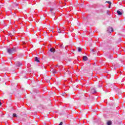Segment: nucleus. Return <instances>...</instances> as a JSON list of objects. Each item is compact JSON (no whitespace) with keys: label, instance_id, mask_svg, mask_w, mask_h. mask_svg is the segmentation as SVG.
I'll list each match as a JSON object with an SVG mask.
<instances>
[{"label":"nucleus","instance_id":"15","mask_svg":"<svg viewBox=\"0 0 125 125\" xmlns=\"http://www.w3.org/2000/svg\"><path fill=\"white\" fill-rule=\"evenodd\" d=\"M58 33H64V31H58Z\"/></svg>","mask_w":125,"mask_h":125},{"label":"nucleus","instance_id":"19","mask_svg":"<svg viewBox=\"0 0 125 125\" xmlns=\"http://www.w3.org/2000/svg\"><path fill=\"white\" fill-rule=\"evenodd\" d=\"M107 12H110V11H107Z\"/></svg>","mask_w":125,"mask_h":125},{"label":"nucleus","instance_id":"4","mask_svg":"<svg viewBox=\"0 0 125 125\" xmlns=\"http://www.w3.org/2000/svg\"><path fill=\"white\" fill-rule=\"evenodd\" d=\"M49 50L50 52H53V53L55 52V49H54V48H50Z\"/></svg>","mask_w":125,"mask_h":125},{"label":"nucleus","instance_id":"20","mask_svg":"<svg viewBox=\"0 0 125 125\" xmlns=\"http://www.w3.org/2000/svg\"><path fill=\"white\" fill-rule=\"evenodd\" d=\"M51 10H52V9H50V11H51Z\"/></svg>","mask_w":125,"mask_h":125},{"label":"nucleus","instance_id":"2","mask_svg":"<svg viewBox=\"0 0 125 125\" xmlns=\"http://www.w3.org/2000/svg\"><path fill=\"white\" fill-rule=\"evenodd\" d=\"M16 65L17 67H20L22 65V62H16Z\"/></svg>","mask_w":125,"mask_h":125},{"label":"nucleus","instance_id":"13","mask_svg":"<svg viewBox=\"0 0 125 125\" xmlns=\"http://www.w3.org/2000/svg\"><path fill=\"white\" fill-rule=\"evenodd\" d=\"M105 2H107V3H109V4L110 5H111V4H112V2H111L110 1H106Z\"/></svg>","mask_w":125,"mask_h":125},{"label":"nucleus","instance_id":"10","mask_svg":"<svg viewBox=\"0 0 125 125\" xmlns=\"http://www.w3.org/2000/svg\"><path fill=\"white\" fill-rule=\"evenodd\" d=\"M35 61H36V62H40V60H39V59H38L37 57L35 58Z\"/></svg>","mask_w":125,"mask_h":125},{"label":"nucleus","instance_id":"16","mask_svg":"<svg viewBox=\"0 0 125 125\" xmlns=\"http://www.w3.org/2000/svg\"><path fill=\"white\" fill-rule=\"evenodd\" d=\"M109 8H110V7H111V5H110L109 6H108Z\"/></svg>","mask_w":125,"mask_h":125},{"label":"nucleus","instance_id":"1","mask_svg":"<svg viewBox=\"0 0 125 125\" xmlns=\"http://www.w3.org/2000/svg\"><path fill=\"white\" fill-rule=\"evenodd\" d=\"M7 52L9 54H14L16 52V48L13 47L7 50Z\"/></svg>","mask_w":125,"mask_h":125},{"label":"nucleus","instance_id":"5","mask_svg":"<svg viewBox=\"0 0 125 125\" xmlns=\"http://www.w3.org/2000/svg\"><path fill=\"white\" fill-rule=\"evenodd\" d=\"M91 93H96V90H95V89H92L91 90Z\"/></svg>","mask_w":125,"mask_h":125},{"label":"nucleus","instance_id":"18","mask_svg":"<svg viewBox=\"0 0 125 125\" xmlns=\"http://www.w3.org/2000/svg\"><path fill=\"white\" fill-rule=\"evenodd\" d=\"M58 66V64H57L56 65V67H57Z\"/></svg>","mask_w":125,"mask_h":125},{"label":"nucleus","instance_id":"12","mask_svg":"<svg viewBox=\"0 0 125 125\" xmlns=\"http://www.w3.org/2000/svg\"><path fill=\"white\" fill-rule=\"evenodd\" d=\"M78 49L79 52L82 51V49H81V47H78Z\"/></svg>","mask_w":125,"mask_h":125},{"label":"nucleus","instance_id":"17","mask_svg":"<svg viewBox=\"0 0 125 125\" xmlns=\"http://www.w3.org/2000/svg\"><path fill=\"white\" fill-rule=\"evenodd\" d=\"M1 105V103L0 102V106Z\"/></svg>","mask_w":125,"mask_h":125},{"label":"nucleus","instance_id":"6","mask_svg":"<svg viewBox=\"0 0 125 125\" xmlns=\"http://www.w3.org/2000/svg\"><path fill=\"white\" fill-rule=\"evenodd\" d=\"M117 12L118 15H122L123 14V12H121L119 10H117Z\"/></svg>","mask_w":125,"mask_h":125},{"label":"nucleus","instance_id":"3","mask_svg":"<svg viewBox=\"0 0 125 125\" xmlns=\"http://www.w3.org/2000/svg\"><path fill=\"white\" fill-rule=\"evenodd\" d=\"M108 32H109V33H111V32H113V28L112 27H109L108 28V30H107Z\"/></svg>","mask_w":125,"mask_h":125},{"label":"nucleus","instance_id":"14","mask_svg":"<svg viewBox=\"0 0 125 125\" xmlns=\"http://www.w3.org/2000/svg\"><path fill=\"white\" fill-rule=\"evenodd\" d=\"M63 125V122H61L59 125Z\"/></svg>","mask_w":125,"mask_h":125},{"label":"nucleus","instance_id":"7","mask_svg":"<svg viewBox=\"0 0 125 125\" xmlns=\"http://www.w3.org/2000/svg\"><path fill=\"white\" fill-rule=\"evenodd\" d=\"M83 61H87V57H86V56H83Z\"/></svg>","mask_w":125,"mask_h":125},{"label":"nucleus","instance_id":"11","mask_svg":"<svg viewBox=\"0 0 125 125\" xmlns=\"http://www.w3.org/2000/svg\"><path fill=\"white\" fill-rule=\"evenodd\" d=\"M13 117L16 118L17 117V115L16 113H14L13 114Z\"/></svg>","mask_w":125,"mask_h":125},{"label":"nucleus","instance_id":"8","mask_svg":"<svg viewBox=\"0 0 125 125\" xmlns=\"http://www.w3.org/2000/svg\"><path fill=\"white\" fill-rule=\"evenodd\" d=\"M107 125H112V121H108L107 122Z\"/></svg>","mask_w":125,"mask_h":125},{"label":"nucleus","instance_id":"9","mask_svg":"<svg viewBox=\"0 0 125 125\" xmlns=\"http://www.w3.org/2000/svg\"><path fill=\"white\" fill-rule=\"evenodd\" d=\"M52 72V73H53V74H56V73H57V70H56L55 69H53Z\"/></svg>","mask_w":125,"mask_h":125}]
</instances>
